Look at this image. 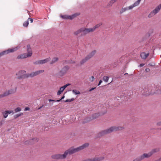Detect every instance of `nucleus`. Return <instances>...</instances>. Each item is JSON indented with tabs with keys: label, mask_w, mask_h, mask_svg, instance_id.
I'll use <instances>...</instances> for the list:
<instances>
[{
	"label": "nucleus",
	"mask_w": 161,
	"mask_h": 161,
	"mask_svg": "<svg viewBox=\"0 0 161 161\" xmlns=\"http://www.w3.org/2000/svg\"><path fill=\"white\" fill-rule=\"evenodd\" d=\"M50 60V58H47L46 59H45L42 60H40V64H45L46 63H47V62L49 61Z\"/></svg>",
	"instance_id": "obj_18"
},
{
	"label": "nucleus",
	"mask_w": 161,
	"mask_h": 161,
	"mask_svg": "<svg viewBox=\"0 0 161 161\" xmlns=\"http://www.w3.org/2000/svg\"><path fill=\"white\" fill-rule=\"evenodd\" d=\"M12 113H13V114H14V112H13V111L12 110L5 111V112H2V114L3 117L5 118L8 117V114Z\"/></svg>",
	"instance_id": "obj_10"
},
{
	"label": "nucleus",
	"mask_w": 161,
	"mask_h": 161,
	"mask_svg": "<svg viewBox=\"0 0 161 161\" xmlns=\"http://www.w3.org/2000/svg\"><path fill=\"white\" fill-rule=\"evenodd\" d=\"M35 141V142H37V140L36 139L34 138L32 139H30L29 141H27L25 142V144H33V143L32 142V141Z\"/></svg>",
	"instance_id": "obj_16"
},
{
	"label": "nucleus",
	"mask_w": 161,
	"mask_h": 161,
	"mask_svg": "<svg viewBox=\"0 0 161 161\" xmlns=\"http://www.w3.org/2000/svg\"><path fill=\"white\" fill-rule=\"evenodd\" d=\"M74 100H75L74 98H72L71 99H67L66 101H65V102H70L73 101Z\"/></svg>",
	"instance_id": "obj_34"
},
{
	"label": "nucleus",
	"mask_w": 161,
	"mask_h": 161,
	"mask_svg": "<svg viewBox=\"0 0 161 161\" xmlns=\"http://www.w3.org/2000/svg\"><path fill=\"white\" fill-rule=\"evenodd\" d=\"M64 97V95L62 97H61V100L62 99H63Z\"/></svg>",
	"instance_id": "obj_53"
},
{
	"label": "nucleus",
	"mask_w": 161,
	"mask_h": 161,
	"mask_svg": "<svg viewBox=\"0 0 161 161\" xmlns=\"http://www.w3.org/2000/svg\"><path fill=\"white\" fill-rule=\"evenodd\" d=\"M70 85V84H67L65 85H64L63 86H62V87H63V88L64 90V89L67 87L68 86Z\"/></svg>",
	"instance_id": "obj_37"
},
{
	"label": "nucleus",
	"mask_w": 161,
	"mask_h": 161,
	"mask_svg": "<svg viewBox=\"0 0 161 161\" xmlns=\"http://www.w3.org/2000/svg\"><path fill=\"white\" fill-rule=\"evenodd\" d=\"M61 100L60 99H59V100H57L56 101V102H59L60 101H61Z\"/></svg>",
	"instance_id": "obj_52"
},
{
	"label": "nucleus",
	"mask_w": 161,
	"mask_h": 161,
	"mask_svg": "<svg viewBox=\"0 0 161 161\" xmlns=\"http://www.w3.org/2000/svg\"><path fill=\"white\" fill-rule=\"evenodd\" d=\"M96 51L95 50H93L86 57L88 58L89 59L93 57L95 54Z\"/></svg>",
	"instance_id": "obj_11"
},
{
	"label": "nucleus",
	"mask_w": 161,
	"mask_h": 161,
	"mask_svg": "<svg viewBox=\"0 0 161 161\" xmlns=\"http://www.w3.org/2000/svg\"><path fill=\"white\" fill-rule=\"evenodd\" d=\"M44 106V105H42V106H40L38 108V109H41V108H42Z\"/></svg>",
	"instance_id": "obj_49"
},
{
	"label": "nucleus",
	"mask_w": 161,
	"mask_h": 161,
	"mask_svg": "<svg viewBox=\"0 0 161 161\" xmlns=\"http://www.w3.org/2000/svg\"><path fill=\"white\" fill-rule=\"evenodd\" d=\"M64 89L63 88V87H61L59 89V90L62 92L64 91Z\"/></svg>",
	"instance_id": "obj_39"
},
{
	"label": "nucleus",
	"mask_w": 161,
	"mask_h": 161,
	"mask_svg": "<svg viewBox=\"0 0 161 161\" xmlns=\"http://www.w3.org/2000/svg\"><path fill=\"white\" fill-rule=\"evenodd\" d=\"M159 150V148H156L153 149L152 151H151L150 152L151 154L152 155L153 154L156 152H158Z\"/></svg>",
	"instance_id": "obj_24"
},
{
	"label": "nucleus",
	"mask_w": 161,
	"mask_h": 161,
	"mask_svg": "<svg viewBox=\"0 0 161 161\" xmlns=\"http://www.w3.org/2000/svg\"><path fill=\"white\" fill-rule=\"evenodd\" d=\"M62 92H61V91H60L59 90L57 92V95H60Z\"/></svg>",
	"instance_id": "obj_43"
},
{
	"label": "nucleus",
	"mask_w": 161,
	"mask_h": 161,
	"mask_svg": "<svg viewBox=\"0 0 161 161\" xmlns=\"http://www.w3.org/2000/svg\"><path fill=\"white\" fill-rule=\"evenodd\" d=\"M19 48V47H15L13 48L10 49H8L3 51L0 53V57L4 55L5 54H8L10 53H13L14 52L16 51Z\"/></svg>",
	"instance_id": "obj_5"
},
{
	"label": "nucleus",
	"mask_w": 161,
	"mask_h": 161,
	"mask_svg": "<svg viewBox=\"0 0 161 161\" xmlns=\"http://www.w3.org/2000/svg\"><path fill=\"white\" fill-rule=\"evenodd\" d=\"M159 160H161V158L159 159Z\"/></svg>",
	"instance_id": "obj_54"
},
{
	"label": "nucleus",
	"mask_w": 161,
	"mask_h": 161,
	"mask_svg": "<svg viewBox=\"0 0 161 161\" xmlns=\"http://www.w3.org/2000/svg\"><path fill=\"white\" fill-rule=\"evenodd\" d=\"M145 70L146 72H148L150 71V69L149 68H147Z\"/></svg>",
	"instance_id": "obj_42"
},
{
	"label": "nucleus",
	"mask_w": 161,
	"mask_h": 161,
	"mask_svg": "<svg viewBox=\"0 0 161 161\" xmlns=\"http://www.w3.org/2000/svg\"><path fill=\"white\" fill-rule=\"evenodd\" d=\"M92 32V30L91 28H82V34L83 35H85L90 32Z\"/></svg>",
	"instance_id": "obj_9"
},
{
	"label": "nucleus",
	"mask_w": 161,
	"mask_h": 161,
	"mask_svg": "<svg viewBox=\"0 0 161 161\" xmlns=\"http://www.w3.org/2000/svg\"><path fill=\"white\" fill-rule=\"evenodd\" d=\"M116 2L115 0H111L109 3V4L110 5H112L113 4L114 2Z\"/></svg>",
	"instance_id": "obj_38"
},
{
	"label": "nucleus",
	"mask_w": 161,
	"mask_h": 161,
	"mask_svg": "<svg viewBox=\"0 0 161 161\" xmlns=\"http://www.w3.org/2000/svg\"><path fill=\"white\" fill-rule=\"evenodd\" d=\"M102 23H100L99 24L95 25L92 28V30L93 32L97 28L99 27L101 25H102Z\"/></svg>",
	"instance_id": "obj_20"
},
{
	"label": "nucleus",
	"mask_w": 161,
	"mask_h": 161,
	"mask_svg": "<svg viewBox=\"0 0 161 161\" xmlns=\"http://www.w3.org/2000/svg\"><path fill=\"white\" fill-rule=\"evenodd\" d=\"M144 64H140V67H142L144 65Z\"/></svg>",
	"instance_id": "obj_51"
},
{
	"label": "nucleus",
	"mask_w": 161,
	"mask_h": 161,
	"mask_svg": "<svg viewBox=\"0 0 161 161\" xmlns=\"http://www.w3.org/2000/svg\"><path fill=\"white\" fill-rule=\"evenodd\" d=\"M132 9L130 5L128 7H126L125 8H122L121 11H120V13L121 14H122L124 12H125L127 10H131Z\"/></svg>",
	"instance_id": "obj_14"
},
{
	"label": "nucleus",
	"mask_w": 161,
	"mask_h": 161,
	"mask_svg": "<svg viewBox=\"0 0 161 161\" xmlns=\"http://www.w3.org/2000/svg\"><path fill=\"white\" fill-rule=\"evenodd\" d=\"M141 0H137L136 2L133 4L131 5V7L132 9H133L134 7L138 6L140 3Z\"/></svg>",
	"instance_id": "obj_17"
},
{
	"label": "nucleus",
	"mask_w": 161,
	"mask_h": 161,
	"mask_svg": "<svg viewBox=\"0 0 161 161\" xmlns=\"http://www.w3.org/2000/svg\"><path fill=\"white\" fill-rule=\"evenodd\" d=\"M89 145V144L88 143H86L77 148H74L72 147L65 151L64 154H54L51 156V158L53 159H64L66 158L68 155L72 154L81 150L88 147Z\"/></svg>",
	"instance_id": "obj_1"
},
{
	"label": "nucleus",
	"mask_w": 161,
	"mask_h": 161,
	"mask_svg": "<svg viewBox=\"0 0 161 161\" xmlns=\"http://www.w3.org/2000/svg\"><path fill=\"white\" fill-rule=\"evenodd\" d=\"M161 9V4L158 6L154 9L148 15L149 18H151L158 13Z\"/></svg>",
	"instance_id": "obj_4"
},
{
	"label": "nucleus",
	"mask_w": 161,
	"mask_h": 161,
	"mask_svg": "<svg viewBox=\"0 0 161 161\" xmlns=\"http://www.w3.org/2000/svg\"><path fill=\"white\" fill-rule=\"evenodd\" d=\"M149 55V53H146L145 52L142 53L140 54L141 57L143 59H146Z\"/></svg>",
	"instance_id": "obj_12"
},
{
	"label": "nucleus",
	"mask_w": 161,
	"mask_h": 161,
	"mask_svg": "<svg viewBox=\"0 0 161 161\" xmlns=\"http://www.w3.org/2000/svg\"><path fill=\"white\" fill-rule=\"evenodd\" d=\"M146 91V92L143 93V94L146 95H148L150 94H151L152 93V90H150V89H148V88L147 89V90L146 91V89H145Z\"/></svg>",
	"instance_id": "obj_23"
},
{
	"label": "nucleus",
	"mask_w": 161,
	"mask_h": 161,
	"mask_svg": "<svg viewBox=\"0 0 161 161\" xmlns=\"http://www.w3.org/2000/svg\"><path fill=\"white\" fill-rule=\"evenodd\" d=\"M30 110V108L29 107H26L25 109V111H28L29 110Z\"/></svg>",
	"instance_id": "obj_41"
},
{
	"label": "nucleus",
	"mask_w": 161,
	"mask_h": 161,
	"mask_svg": "<svg viewBox=\"0 0 161 161\" xmlns=\"http://www.w3.org/2000/svg\"><path fill=\"white\" fill-rule=\"evenodd\" d=\"M79 15V14L76 13L74 14L71 15H61V17L64 19H69L70 20H72L73 19H74L78 15Z\"/></svg>",
	"instance_id": "obj_6"
},
{
	"label": "nucleus",
	"mask_w": 161,
	"mask_h": 161,
	"mask_svg": "<svg viewBox=\"0 0 161 161\" xmlns=\"http://www.w3.org/2000/svg\"><path fill=\"white\" fill-rule=\"evenodd\" d=\"M58 60V58H53L51 61V62H50L51 64H53L56 62H57Z\"/></svg>",
	"instance_id": "obj_28"
},
{
	"label": "nucleus",
	"mask_w": 161,
	"mask_h": 161,
	"mask_svg": "<svg viewBox=\"0 0 161 161\" xmlns=\"http://www.w3.org/2000/svg\"><path fill=\"white\" fill-rule=\"evenodd\" d=\"M23 115V113H19V114H16V115H14V117L15 119H16L18 118V117L22 115Z\"/></svg>",
	"instance_id": "obj_30"
},
{
	"label": "nucleus",
	"mask_w": 161,
	"mask_h": 161,
	"mask_svg": "<svg viewBox=\"0 0 161 161\" xmlns=\"http://www.w3.org/2000/svg\"><path fill=\"white\" fill-rule=\"evenodd\" d=\"M109 77L107 76H104L103 78V80L104 81L107 82L109 80Z\"/></svg>",
	"instance_id": "obj_31"
},
{
	"label": "nucleus",
	"mask_w": 161,
	"mask_h": 161,
	"mask_svg": "<svg viewBox=\"0 0 161 161\" xmlns=\"http://www.w3.org/2000/svg\"><path fill=\"white\" fill-rule=\"evenodd\" d=\"M94 77L93 76H92L91 77L89 78V80L91 82H92L94 80Z\"/></svg>",
	"instance_id": "obj_36"
},
{
	"label": "nucleus",
	"mask_w": 161,
	"mask_h": 161,
	"mask_svg": "<svg viewBox=\"0 0 161 161\" xmlns=\"http://www.w3.org/2000/svg\"><path fill=\"white\" fill-rule=\"evenodd\" d=\"M44 72V70H39L30 74H25L26 71L25 70H21L16 74L17 75H19L18 77V79L26 78L29 77H33L35 76L42 73Z\"/></svg>",
	"instance_id": "obj_2"
},
{
	"label": "nucleus",
	"mask_w": 161,
	"mask_h": 161,
	"mask_svg": "<svg viewBox=\"0 0 161 161\" xmlns=\"http://www.w3.org/2000/svg\"><path fill=\"white\" fill-rule=\"evenodd\" d=\"M157 125L158 126H160V125H161V121L160 122H158L157 123Z\"/></svg>",
	"instance_id": "obj_45"
},
{
	"label": "nucleus",
	"mask_w": 161,
	"mask_h": 161,
	"mask_svg": "<svg viewBox=\"0 0 161 161\" xmlns=\"http://www.w3.org/2000/svg\"><path fill=\"white\" fill-rule=\"evenodd\" d=\"M32 56L31 52L29 53H25L19 55L17 57V59H20L26 58L27 57H31Z\"/></svg>",
	"instance_id": "obj_7"
},
{
	"label": "nucleus",
	"mask_w": 161,
	"mask_h": 161,
	"mask_svg": "<svg viewBox=\"0 0 161 161\" xmlns=\"http://www.w3.org/2000/svg\"><path fill=\"white\" fill-rule=\"evenodd\" d=\"M102 82V80H100L99 81V83L98 84V86H99Z\"/></svg>",
	"instance_id": "obj_46"
},
{
	"label": "nucleus",
	"mask_w": 161,
	"mask_h": 161,
	"mask_svg": "<svg viewBox=\"0 0 161 161\" xmlns=\"http://www.w3.org/2000/svg\"><path fill=\"white\" fill-rule=\"evenodd\" d=\"M89 59L86 56L84 59H82L80 62V64L81 65H82L84 63L87 61Z\"/></svg>",
	"instance_id": "obj_22"
},
{
	"label": "nucleus",
	"mask_w": 161,
	"mask_h": 161,
	"mask_svg": "<svg viewBox=\"0 0 161 161\" xmlns=\"http://www.w3.org/2000/svg\"><path fill=\"white\" fill-rule=\"evenodd\" d=\"M28 25H29V21H28V20L27 21H25L23 24V26L24 27H25L28 26Z\"/></svg>",
	"instance_id": "obj_32"
},
{
	"label": "nucleus",
	"mask_w": 161,
	"mask_h": 161,
	"mask_svg": "<svg viewBox=\"0 0 161 161\" xmlns=\"http://www.w3.org/2000/svg\"><path fill=\"white\" fill-rule=\"evenodd\" d=\"M4 122V121L3 120H1V122H0V125H2L3 124Z\"/></svg>",
	"instance_id": "obj_44"
},
{
	"label": "nucleus",
	"mask_w": 161,
	"mask_h": 161,
	"mask_svg": "<svg viewBox=\"0 0 161 161\" xmlns=\"http://www.w3.org/2000/svg\"><path fill=\"white\" fill-rule=\"evenodd\" d=\"M152 156L150 152L148 153H144L143 155H141V156L143 159L145 158H148Z\"/></svg>",
	"instance_id": "obj_15"
},
{
	"label": "nucleus",
	"mask_w": 161,
	"mask_h": 161,
	"mask_svg": "<svg viewBox=\"0 0 161 161\" xmlns=\"http://www.w3.org/2000/svg\"><path fill=\"white\" fill-rule=\"evenodd\" d=\"M82 32V28H80L78 30L74 32V34L76 35H78L79 34Z\"/></svg>",
	"instance_id": "obj_26"
},
{
	"label": "nucleus",
	"mask_w": 161,
	"mask_h": 161,
	"mask_svg": "<svg viewBox=\"0 0 161 161\" xmlns=\"http://www.w3.org/2000/svg\"><path fill=\"white\" fill-rule=\"evenodd\" d=\"M30 20V21H31V23H32L33 21V19H32L31 18H29L28 19V20Z\"/></svg>",
	"instance_id": "obj_40"
},
{
	"label": "nucleus",
	"mask_w": 161,
	"mask_h": 161,
	"mask_svg": "<svg viewBox=\"0 0 161 161\" xmlns=\"http://www.w3.org/2000/svg\"><path fill=\"white\" fill-rule=\"evenodd\" d=\"M40 60L37 61H35L33 63V64L35 65H37V64H40Z\"/></svg>",
	"instance_id": "obj_35"
},
{
	"label": "nucleus",
	"mask_w": 161,
	"mask_h": 161,
	"mask_svg": "<svg viewBox=\"0 0 161 161\" xmlns=\"http://www.w3.org/2000/svg\"><path fill=\"white\" fill-rule=\"evenodd\" d=\"M142 160H143V159L141 155L135 158L134 159L133 161H141Z\"/></svg>",
	"instance_id": "obj_27"
},
{
	"label": "nucleus",
	"mask_w": 161,
	"mask_h": 161,
	"mask_svg": "<svg viewBox=\"0 0 161 161\" xmlns=\"http://www.w3.org/2000/svg\"><path fill=\"white\" fill-rule=\"evenodd\" d=\"M27 51L28 52L27 53H29L30 52H31L32 55V51L31 49L30 45H27Z\"/></svg>",
	"instance_id": "obj_25"
},
{
	"label": "nucleus",
	"mask_w": 161,
	"mask_h": 161,
	"mask_svg": "<svg viewBox=\"0 0 161 161\" xmlns=\"http://www.w3.org/2000/svg\"><path fill=\"white\" fill-rule=\"evenodd\" d=\"M10 95L8 90L4 92L3 93L0 95V99L4 97H6Z\"/></svg>",
	"instance_id": "obj_13"
},
{
	"label": "nucleus",
	"mask_w": 161,
	"mask_h": 161,
	"mask_svg": "<svg viewBox=\"0 0 161 161\" xmlns=\"http://www.w3.org/2000/svg\"><path fill=\"white\" fill-rule=\"evenodd\" d=\"M72 92H73V93L75 95L79 94H80V92H79V91L77 90L76 89L73 90L72 91Z\"/></svg>",
	"instance_id": "obj_29"
},
{
	"label": "nucleus",
	"mask_w": 161,
	"mask_h": 161,
	"mask_svg": "<svg viewBox=\"0 0 161 161\" xmlns=\"http://www.w3.org/2000/svg\"><path fill=\"white\" fill-rule=\"evenodd\" d=\"M48 101L49 102H51V101L55 102V101L54 100L51 99H49Z\"/></svg>",
	"instance_id": "obj_48"
},
{
	"label": "nucleus",
	"mask_w": 161,
	"mask_h": 161,
	"mask_svg": "<svg viewBox=\"0 0 161 161\" xmlns=\"http://www.w3.org/2000/svg\"><path fill=\"white\" fill-rule=\"evenodd\" d=\"M70 63L73 64L75 63V61H71L70 62Z\"/></svg>",
	"instance_id": "obj_50"
},
{
	"label": "nucleus",
	"mask_w": 161,
	"mask_h": 161,
	"mask_svg": "<svg viewBox=\"0 0 161 161\" xmlns=\"http://www.w3.org/2000/svg\"><path fill=\"white\" fill-rule=\"evenodd\" d=\"M69 67L68 66H65L59 72V74L61 76L65 74L69 70Z\"/></svg>",
	"instance_id": "obj_8"
},
{
	"label": "nucleus",
	"mask_w": 161,
	"mask_h": 161,
	"mask_svg": "<svg viewBox=\"0 0 161 161\" xmlns=\"http://www.w3.org/2000/svg\"><path fill=\"white\" fill-rule=\"evenodd\" d=\"M17 88L15 87L14 89H10V90H8L9 93L10 94H11L13 93H14L16 92Z\"/></svg>",
	"instance_id": "obj_21"
},
{
	"label": "nucleus",
	"mask_w": 161,
	"mask_h": 161,
	"mask_svg": "<svg viewBox=\"0 0 161 161\" xmlns=\"http://www.w3.org/2000/svg\"><path fill=\"white\" fill-rule=\"evenodd\" d=\"M127 73H125V75H127Z\"/></svg>",
	"instance_id": "obj_55"
},
{
	"label": "nucleus",
	"mask_w": 161,
	"mask_h": 161,
	"mask_svg": "<svg viewBox=\"0 0 161 161\" xmlns=\"http://www.w3.org/2000/svg\"><path fill=\"white\" fill-rule=\"evenodd\" d=\"M95 88H96V87L92 88L91 89H90V90H89V91H90V92H91V91H92V90H94Z\"/></svg>",
	"instance_id": "obj_47"
},
{
	"label": "nucleus",
	"mask_w": 161,
	"mask_h": 161,
	"mask_svg": "<svg viewBox=\"0 0 161 161\" xmlns=\"http://www.w3.org/2000/svg\"><path fill=\"white\" fill-rule=\"evenodd\" d=\"M124 127L120 126H113L111 127L108 129L103 130L99 133L97 135V137H100L104 135L110 133L113 131H117L123 130Z\"/></svg>",
	"instance_id": "obj_3"
},
{
	"label": "nucleus",
	"mask_w": 161,
	"mask_h": 161,
	"mask_svg": "<svg viewBox=\"0 0 161 161\" xmlns=\"http://www.w3.org/2000/svg\"><path fill=\"white\" fill-rule=\"evenodd\" d=\"M99 115H100V114L99 113H95V114H93L92 116V118H91L90 119V120H88V121H89L90 120H92L93 119H95L96 118H97L98 117H99Z\"/></svg>",
	"instance_id": "obj_19"
},
{
	"label": "nucleus",
	"mask_w": 161,
	"mask_h": 161,
	"mask_svg": "<svg viewBox=\"0 0 161 161\" xmlns=\"http://www.w3.org/2000/svg\"><path fill=\"white\" fill-rule=\"evenodd\" d=\"M21 109L20 107H17L16 108H15L14 109V111L15 113H17L18 112H19L21 111Z\"/></svg>",
	"instance_id": "obj_33"
}]
</instances>
